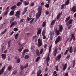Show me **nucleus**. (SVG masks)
<instances>
[{
  "label": "nucleus",
  "mask_w": 76,
  "mask_h": 76,
  "mask_svg": "<svg viewBox=\"0 0 76 76\" xmlns=\"http://www.w3.org/2000/svg\"><path fill=\"white\" fill-rule=\"evenodd\" d=\"M70 57V55L69 54L66 57V59H68V58H69Z\"/></svg>",
  "instance_id": "nucleus-56"
},
{
  "label": "nucleus",
  "mask_w": 76,
  "mask_h": 76,
  "mask_svg": "<svg viewBox=\"0 0 76 76\" xmlns=\"http://www.w3.org/2000/svg\"><path fill=\"white\" fill-rule=\"evenodd\" d=\"M57 72L56 71H54L53 73V76H55V75H57V76H58V74H57Z\"/></svg>",
  "instance_id": "nucleus-31"
},
{
  "label": "nucleus",
  "mask_w": 76,
  "mask_h": 76,
  "mask_svg": "<svg viewBox=\"0 0 76 76\" xmlns=\"http://www.w3.org/2000/svg\"><path fill=\"white\" fill-rule=\"evenodd\" d=\"M17 24V22L16 21H14V22H13L12 23H11V24L10 26V28H12V26H13L14 25L15 26Z\"/></svg>",
  "instance_id": "nucleus-12"
},
{
  "label": "nucleus",
  "mask_w": 76,
  "mask_h": 76,
  "mask_svg": "<svg viewBox=\"0 0 76 76\" xmlns=\"http://www.w3.org/2000/svg\"><path fill=\"white\" fill-rule=\"evenodd\" d=\"M7 69L9 71H11V70H12V69H13V67H12V66H8V67Z\"/></svg>",
  "instance_id": "nucleus-20"
},
{
  "label": "nucleus",
  "mask_w": 76,
  "mask_h": 76,
  "mask_svg": "<svg viewBox=\"0 0 76 76\" xmlns=\"http://www.w3.org/2000/svg\"><path fill=\"white\" fill-rule=\"evenodd\" d=\"M67 50H66L65 51V52L64 54V55H66L68 53V51L69 50V47H68L67 48Z\"/></svg>",
  "instance_id": "nucleus-25"
},
{
  "label": "nucleus",
  "mask_w": 76,
  "mask_h": 76,
  "mask_svg": "<svg viewBox=\"0 0 76 76\" xmlns=\"http://www.w3.org/2000/svg\"><path fill=\"white\" fill-rule=\"evenodd\" d=\"M61 57V54H59L57 56V57L56 58V59L57 61H59Z\"/></svg>",
  "instance_id": "nucleus-7"
},
{
  "label": "nucleus",
  "mask_w": 76,
  "mask_h": 76,
  "mask_svg": "<svg viewBox=\"0 0 76 76\" xmlns=\"http://www.w3.org/2000/svg\"><path fill=\"white\" fill-rule=\"evenodd\" d=\"M28 52H29V50L28 49H25L23 52L25 53Z\"/></svg>",
  "instance_id": "nucleus-39"
},
{
  "label": "nucleus",
  "mask_w": 76,
  "mask_h": 76,
  "mask_svg": "<svg viewBox=\"0 0 76 76\" xmlns=\"http://www.w3.org/2000/svg\"><path fill=\"white\" fill-rule=\"evenodd\" d=\"M41 31H42V30L41 29H39L38 31L37 32V35H39L41 33Z\"/></svg>",
  "instance_id": "nucleus-27"
},
{
  "label": "nucleus",
  "mask_w": 76,
  "mask_h": 76,
  "mask_svg": "<svg viewBox=\"0 0 76 76\" xmlns=\"http://www.w3.org/2000/svg\"><path fill=\"white\" fill-rule=\"evenodd\" d=\"M70 18H71V17L70 16H69L67 18H66L65 20V22H66V23L67 22L66 24V25L67 26H68L69 25L72 24V23L73 20L72 19L70 20Z\"/></svg>",
  "instance_id": "nucleus-2"
},
{
  "label": "nucleus",
  "mask_w": 76,
  "mask_h": 76,
  "mask_svg": "<svg viewBox=\"0 0 76 76\" xmlns=\"http://www.w3.org/2000/svg\"><path fill=\"white\" fill-rule=\"evenodd\" d=\"M28 64H26L24 66V68H26L28 66Z\"/></svg>",
  "instance_id": "nucleus-49"
},
{
  "label": "nucleus",
  "mask_w": 76,
  "mask_h": 76,
  "mask_svg": "<svg viewBox=\"0 0 76 76\" xmlns=\"http://www.w3.org/2000/svg\"><path fill=\"white\" fill-rule=\"evenodd\" d=\"M69 0H66V1L65 2L64 5L65 6H66V5H68L69 4Z\"/></svg>",
  "instance_id": "nucleus-19"
},
{
  "label": "nucleus",
  "mask_w": 76,
  "mask_h": 76,
  "mask_svg": "<svg viewBox=\"0 0 76 76\" xmlns=\"http://www.w3.org/2000/svg\"><path fill=\"white\" fill-rule=\"evenodd\" d=\"M63 30V27L62 25L60 26L59 27V30L60 32H62Z\"/></svg>",
  "instance_id": "nucleus-15"
},
{
  "label": "nucleus",
  "mask_w": 76,
  "mask_h": 76,
  "mask_svg": "<svg viewBox=\"0 0 76 76\" xmlns=\"http://www.w3.org/2000/svg\"><path fill=\"white\" fill-rule=\"evenodd\" d=\"M16 8V5H14L12 6L11 8V9L12 10H14Z\"/></svg>",
  "instance_id": "nucleus-32"
},
{
  "label": "nucleus",
  "mask_w": 76,
  "mask_h": 76,
  "mask_svg": "<svg viewBox=\"0 0 76 76\" xmlns=\"http://www.w3.org/2000/svg\"><path fill=\"white\" fill-rule=\"evenodd\" d=\"M52 45H51L49 47V54L50 53V52H51L52 51Z\"/></svg>",
  "instance_id": "nucleus-22"
},
{
  "label": "nucleus",
  "mask_w": 76,
  "mask_h": 76,
  "mask_svg": "<svg viewBox=\"0 0 76 76\" xmlns=\"http://www.w3.org/2000/svg\"><path fill=\"white\" fill-rule=\"evenodd\" d=\"M37 46L38 47L41 46L42 45V40L40 39H38L37 40Z\"/></svg>",
  "instance_id": "nucleus-3"
},
{
  "label": "nucleus",
  "mask_w": 76,
  "mask_h": 76,
  "mask_svg": "<svg viewBox=\"0 0 76 76\" xmlns=\"http://www.w3.org/2000/svg\"><path fill=\"white\" fill-rule=\"evenodd\" d=\"M71 37L70 38V41H72L73 39V40L75 41V37L74 34H71Z\"/></svg>",
  "instance_id": "nucleus-10"
},
{
  "label": "nucleus",
  "mask_w": 76,
  "mask_h": 76,
  "mask_svg": "<svg viewBox=\"0 0 76 76\" xmlns=\"http://www.w3.org/2000/svg\"><path fill=\"white\" fill-rule=\"evenodd\" d=\"M14 15V11H12L10 12V16H12V15Z\"/></svg>",
  "instance_id": "nucleus-28"
},
{
  "label": "nucleus",
  "mask_w": 76,
  "mask_h": 76,
  "mask_svg": "<svg viewBox=\"0 0 76 76\" xmlns=\"http://www.w3.org/2000/svg\"><path fill=\"white\" fill-rule=\"evenodd\" d=\"M50 40H53V37L52 36H50Z\"/></svg>",
  "instance_id": "nucleus-50"
},
{
  "label": "nucleus",
  "mask_w": 76,
  "mask_h": 76,
  "mask_svg": "<svg viewBox=\"0 0 76 76\" xmlns=\"http://www.w3.org/2000/svg\"><path fill=\"white\" fill-rule=\"evenodd\" d=\"M24 3V4L25 6L28 5L29 4V2H27L26 3V1H24L23 2Z\"/></svg>",
  "instance_id": "nucleus-34"
},
{
  "label": "nucleus",
  "mask_w": 76,
  "mask_h": 76,
  "mask_svg": "<svg viewBox=\"0 0 76 76\" xmlns=\"http://www.w3.org/2000/svg\"><path fill=\"white\" fill-rule=\"evenodd\" d=\"M43 50V48L41 49L40 52V54H42V53Z\"/></svg>",
  "instance_id": "nucleus-47"
},
{
  "label": "nucleus",
  "mask_w": 76,
  "mask_h": 76,
  "mask_svg": "<svg viewBox=\"0 0 76 76\" xmlns=\"http://www.w3.org/2000/svg\"><path fill=\"white\" fill-rule=\"evenodd\" d=\"M69 52L70 53H72L73 51L72 47V46H71L69 48Z\"/></svg>",
  "instance_id": "nucleus-26"
},
{
  "label": "nucleus",
  "mask_w": 76,
  "mask_h": 76,
  "mask_svg": "<svg viewBox=\"0 0 76 76\" xmlns=\"http://www.w3.org/2000/svg\"><path fill=\"white\" fill-rule=\"evenodd\" d=\"M30 56L28 55H25L24 58L26 59H28V58H29Z\"/></svg>",
  "instance_id": "nucleus-30"
},
{
  "label": "nucleus",
  "mask_w": 76,
  "mask_h": 76,
  "mask_svg": "<svg viewBox=\"0 0 76 76\" xmlns=\"http://www.w3.org/2000/svg\"><path fill=\"white\" fill-rule=\"evenodd\" d=\"M27 7H25L24 8V10L23 12V15L24 14H25V13L26 12L27 10Z\"/></svg>",
  "instance_id": "nucleus-17"
},
{
  "label": "nucleus",
  "mask_w": 76,
  "mask_h": 76,
  "mask_svg": "<svg viewBox=\"0 0 76 76\" xmlns=\"http://www.w3.org/2000/svg\"><path fill=\"white\" fill-rule=\"evenodd\" d=\"M72 27V25H70L68 27V29H69Z\"/></svg>",
  "instance_id": "nucleus-55"
},
{
  "label": "nucleus",
  "mask_w": 76,
  "mask_h": 76,
  "mask_svg": "<svg viewBox=\"0 0 76 76\" xmlns=\"http://www.w3.org/2000/svg\"><path fill=\"white\" fill-rule=\"evenodd\" d=\"M57 51V48H55L54 49V50L53 51V55L54 56H56Z\"/></svg>",
  "instance_id": "nucleus-9"
},
{
  "label": "nucleus",
  "mask_w": 76,
  "mask_h": 76,
  "mask_svg": "<svg viewBox=\"0 0 76 76\" xmlns=\"http://www.w3.org/2000/svg\"><path fill=\"white\" fill-rule=\"evenodd\" d=\"M22 2H18V3H17V6H20L21 4H22Z\"/></svg>",
  "instance_id": "nucleus-33"
},
{
  "label": "nucleus",
  "mask_w": 76,
  "mask_h": 76,
  "mask_svg": "<svg viewBox=\"0 0 76 76\" xmlns=\"http://www.w3.org/2000/svg\"><path fill=\"white\" fill-rule=\"evenodd\" d=\"M61 65H62V66L63 67L62 70H64V71H65V70H66L67 67V64H62Z\"/></svg>",
  "instance_id": "nucleus-4"
},
{
  "label": "nucleus",
  "mask_w": 76,
  "mask_h": 76,
  "mask_svg": "<svg viewBox=\"0 0 76 76\" xmlns=\"http://www.w3.org/2000/svg\"><path fill=\"white\" fill-rule=\"evenodd\" d=\"M61 37L58 36L57 38L56 41L55 42V43L56 44H57L58 43V42H59L61 40Z\"/></svg>",
  "instance_id": "nucleus-6"
},
{
  "label": "nucleus",
  "mask_w": 76,
  "mask_h": 76,
  "mask_svg": "<svg viewBox=\"0 0 76 76\" xmlns=\"http://www.w3.org/2000/svg\"><path fill=\"white\" fill-rule=\"evenodd\" d=\"M62 14V12H61V13L59 12L58 13V15L56 17L57 20H58L60 18V15H61Z\"/></svg>",
  "instance_id": "nucleus-16"
},
{
  "label": "nucleus",
  "mask_w": 76,
  "mask_h": 76,
  "mask_svg": "<svg viewBox=\"0 0 76 76\" xmlns=\"http://www.w3.org/2000/svg\"><path fill=\"white\" fill-rule=\"evenodd\" d=\"M42 73V71L41 70H39L37 72V76H42V75L41 74Z\"/></svg>",
  "instance_id": "nucleus-14"
},
{
  "label": "nucleus",
  "mask_w": 76,
  "mask_h": 76,
  "mask_svg": "<svg viewBox=\"0 0 76 76\" xmlns=\"http://www.w3.org/2000/svg\"><path fill=\"white\" fill-rule=\"evenodd\" d=\"M25 56V53L23 52V53H22V55H21V58H24Z\"/></svg>",
  "instance_id": "nucleus-45"
},
{
  "label": "nucleus",
  "mask_w": 76,
  "mask_h": 76,
  "mask_svg": "<svg viewBox=\"0 0 76 76\" xmlns=\"http://www.w3.org/2000/svg\"><path fill=\"white\" fill-rule=\"evenodd\" d=\"M32 19H33V18H30L29 17H28L27 18L26 20L28 21H29Z\"/></svg>",
  "instance_id": "nucleus-37"
},
{
  "label": "nucleus",
  "mask_w": 76,
  "mask_h": 76,
  "mask_svg": "<svg viewBox=\"0 0 76 76\" xmlns=\"http://www.w3.org/2000/svg\"><path fill=\"white\" fill-rule=\"evenodd\" d=\"M9 7H7V9H6V10H9Z\"/></svg>",
  "instance_id": "nucleus-64"
},
{
  "label": "nucleus",
  "mask_w": 76,
  "mask_h": 76,
  "mask_svg": "<svg viewBox=\"0 0 76 76\" xmlns=\"http://www.w3.org/2000/svg\"><path fill=\"white\" fill-rule=\"evenodd\" d=\"M14 31H18V29L17 28H14Z\"/></svg>",
  "instance_id": "nucleus-53"
},
{
  "label": "nucleus",
  "mask_w": 76,
  "mask_h": 76,
  "mask_svg": "<svg viewBox=\"0 0 76 76\" xmlns=\"http://www.w3.org/2000/svg\"><path fill=\"white\" fill-rule=\"evenodd\" d=\"M34 20V19H32V20H31L30 21V24L32 23V22Z\"/></svg>",
  "instance_id": "nucleus-59"
},
{
  "label": "nucleus",
  "mask_w": 76,
  "mask_h": 76,
  "mask_svg": "<svg viewBox=\"0 0 76 76\" xmlns=\"http://www.w3.org/2000/svg\"><path fill=\"white\" fill-rule=\"evenodd\" d=\"M1 56L3 58L5 59L6 58V54H3L1 55Z\"/></svg>",
  "instance_id": "nucleus-23"
},
{
  "label": "nucleus",
  "mask_w": 76,
  "mask_h": 76,
  "mask_svg": "<svg viewBox=\"0 0 76 76\" xmlns=\"http://www.w3.org/2000/svg\"><path fill=\"white\" fill-rule=\"evenodd\" d=\"M46 25V22L45 21L43 22L42 24V27H45Z\"/></svg>",
  "instance_id": "nucleus-29"
},
{
  "label": "nucleus",
  "mask_w": 76,
  "mask_h": 76,
  "mask_svg": "<svg viewBox=\"0 0 76 76\" xmlns=\"http://www.w3.org/2000/svg\"><path fill=\"white\" fill-rule=\"evenodd\" d=\"M54 31L58 36L60 34V31L58 30V28H56L55 29H54Z\"/></svg>",
  "instance_id": "nucleus-5"
},
{
  "label": "nucleus",
  "mask_w": 76,
  "mask_h": 76,
  "mask_svg": "<svg viewBox=\"0 0 76 76\" xmlns=\"http://www.w3.org/2000/svg\"><path fill=\"white\" fill-rule=\"evenodd\" d=\"M64 6H65V4H63L61 5V9H63L64 7Z\"/></svg>",
  "instance_id": "nucleus-38"
},
{
  "label": "nucleus",
  "mask_w": 76,
  "mask_h": 76,
  "mask_svg": "<svg viewBox=\"0 0 76 76\" xmlns=\"http://www.w3.org/2000/svg\"><path fill=\"white\" fill-rule=\"evenodd\" d=\"M20 58H18L17 59V63H19L20 62Z\"/></svg>",
  "instance_id": "nucleus-44"
},
{
  "label": "nucleus",
  "mask_w": 76,
  "mask_h": 76,
  "mask_svg": "<svg viewBox=\"0 0 76 76\" xmlns=\"http://www.w3.org/2000/svg\"><path fill=\"white\" fill-rule=\"evenodd\" d=\"M8 28H5V30H4V31H3L1 33V34L2 35L4 34H5L6 32V31L7 30Z\"/></svg>",
  "instance_id": "nucleus-24"
},
{
  "label": "nucleus",
  "mask_w": 76,
  "mask_h": 76,
  "mask_svg": "<svg viewBox=\"0 0 76 76\" xmlns=\"http://www.w3.org/2000/svg\"><path fill=\"white\" fill-rule=\"evenodd\" d=\"M20 68H21V70H23V69H24V66H21Z\"/></svg>",
  "instance_id": "nucleus-57"
},
{
  "label": "nucleus",
  "mask_w": 76,
  "mask_h": 76,
  "mask_svg": "<svg viewBox=\"0 0 76 76\" xmlns=\"http://www.w3.org/2000/svg\"><path fill=\"white\" fill-rule=\"evenodd\" d=\"M9 11V10L6 11V12H4V15H7V14L8 13V12Z\"/></svg>",
  "instance_id": "nucleus-36"
},
{
  "label": "nucleus",
  "mask_w": 76,
  "mask_h": 76,
  "mask_svg": "<svg viewBox=\"0 0 76 76\" xmlns=\"http://www.w3.org/2000/svg\"><path fill=\"white\" fill-rule=\"evenodd\" d=\"M50 60V59L49 58H46V61L48 62V61H49Z\"/></svg>",
  "instance_id": "nucleus-58"
},
{
  "label": "nucleus",
  "mask_w": 76,
  "mask_h": 76,
  "mask_svg": "<svg viewBox=\"0 0 76 76\" xmlns=\"http://www.w3.org/2000/svg\"><path fill=\"white\" fill-rule=\"evenodd\" d=\"M19 35V34H15V39H17Z\"/></svg>",
  "instance_id": "nucleus-41"
},
{
  "label": "nucleus",
  "mask_w": 76,
  "mask_h": 76,
  "mask_svg": "<svg viewBox=\"0 0 76 76\" xmlns=\"http://www.w3.org/2000/svg\"><path fill=\"white\" fill-rule=\"evenodd\" d=\"M24 19L23 18H22L20 20V22H23V20H24Z\"/></svg>",
  "instance_id": "nucleus-60"
},
{
  "label": "nucleus",
  "mask_w": 76,
  "mask_h": 76,
  "mask_svg": "<svg viewBox=\"0 0 76 76\" xmlns=\"http://www.w3.org/2000/svg\"><path fill=\"white\" fill-rule=\"evenodd\" d=\"M42 35L43 36V39H44L46 38V37L44 35V34H42Z\"/></svg>",
  "instance_id": "nucleus-51"
},
{
  "label": "nucleus",
  "mask_w": 76,
  "mask_h": 76,
  "mask_svg": "<svg viewBox=\"0 0 76 76\" xmlns=\"http://www.w3.org/2000/svg\"><path fill=\"white\" fill-rule=\"evenodd\" d=\"M71 11L73 12V13L76 12V7L75 6H74L71 10Z\"/></svg>",
  "instance_id": "nucleus-11"
},
{
  "label": "nucleus",
  "mask_w": 76,
  "mask_h": 76,
  "mask_svg": "<svg viewBox=\"0 0 76 76\" xmlns=\"http://www.w3.org/2000/svg\"><path fill=\"white\" fill-rule=\"evenodd\" d=\"M17 73V71L16 70H15L13 72V73H12V75H15Z\"/></svg>",
  "instance_id": "nucleus-42"
},
{
  "label": "nucleus",
  "mask_w": 76,
  "mask_h": 76,
  "mask_svg": "<svg viewBox=\"0 0 76 76\" xmlns=\"http://www.w3.org/2000/svg\"><path fill=\"white\" fill-rule=\"evenodd\" d=\"M37 36H34L33 37L32 39L33 40H34V39H36L37 38Z\"/></svg>",
  "instance_id": "nucleus-54"
},
{
  "label": "nucleus",
  "mask_w": 76,
  "mask_h": 76,
  "mask_svg": "<svg viewBox=\"0 0 76 76\" xmlns=\"http://www.w3.org/2000/svg\"><path fill=\"white\" fill-rule=\"evenodd\" d=\"M34 5V2H31V3L30 6V7L33 6Z\"/></svg>",
  "instance_id": "nucleus-40"
},
{
  "label": "nucleus",
  "mask_w": 76,
  "mask_h": 76,
  "mask_svg": "<svg viewBox=\"0 0 76 76\" xmlns=\"http://www.w3.org/2000/svg\"><path fill=\"white\" fill-rule=\"evenodd\" d=\"M20 11H17V12H16V14L15 15V16L17 17L18 18H20Z\"/></svg>",
  "instance_id": "nucleus-8"
},
{
  "label": "nucleus",
  "mask_w": 76,
  "mask_h": 76,
  "mask_svg": "<svg viewBox=\"0 0 76 76\" xmlns=\"http://www.w3.org/2000/svg\"><path fill=\"white\" fill-rule=\"evenodd\" d=\"M23 48V47L20 49H18V51H19L20 52H21Z\"/></svg>",
  "instance_id": "nucleus-48"
},
{
  "label": "nucleus",
  "mask_w": 76,
  "mask_h": 76,
  "mask_svg": "<svg viewBox=\"0 0 76 76\" xmlns=\"http://www.w3.org/2000/svg\"><path fill=\"white\" fill-rule=\"evenodd\" d=\"M49 13V12L48 11H47L45 13V14L46 15H48Z\"/></svg>",
  "instance_id": "nucleus-63"
},
{
  "label": "nucleus",
  "mask_w": 76,
  "mask_h": 76,
  "mask_svg": "<svg viewBox=\"0 0 76 76\" xmlns=\"http://www.w3.org/2000/svg\"><path fill=\"white\" fill-rule=\"evenodd\" d=\"M68 73L67 72L64 75V76H68Z\"/></svg>",
  "instance_id": "nucleus-61"
},
{
  "label": "nucleus",
  "mask_w": 76,
  "mask_h": 76,
  "mask_svg": "<svg viewBox=\"0 0 76 76\" xmlns=\"http://www.w3.org/2000/svg\"><path fill=\"white\" fill-rule=\"evenodd\" d=\"M40 56H39L35 60L36 62H38V61L40 59Z\"/></svg>",
  "instance_id": "nucleus-35"
},
{
  "label": "nucleus",
  "mask_w": 76,
  "mask_h": 76,
  "mask_svg": "<svg viewBox=\"0 0 76 76\" xmlns=\"http://www.w3.org/2000/svg\"><path fill=\"white\" fill-rule=\"evenodd\" d=\"M42 12V7L39 6L38 8V13L36 15V17L37 19H38L40 17Z\"/></svg>",
  "instance_id": "nucleus-1"
},
{
  "label": "nucleus",
  "mask_w": 76,
  "mask_h": 76,
  "mask_svg": "<svg viewBox=\"0 0 76 76\" xmlns=\"http://www.w3.org/2000/svg\"><path fill=\"white\" fill-rule=\"evenodd\" d=\"M35 53L37 54V56H39L40 55L39 53V50L38 49H37L35 51Z\"/></svg>",
  "instance_id": "nucleus-18"
},
{
  "label": "nucleus",
  "mask_w": 76,
  "mask_h": 76,
  "mask_svg": "<svg viewBox=\"0 0 76 76\" xmlns=\"http://www.w3.org/2000/svg\"><path fill=\"white\" fill-rule=\"evenodd\" d=\"M50 5L49 4H46L45 5L46 8H48L49 7Z\"/></svg>",
  "instance_id": "nucleus-46"
},
{
  "label": "nucleus",
  "mask_w": 76,
  "mask_h": 76,
  "mask_svg": "<svg viewBox=\"0 0 76 76\" xmlns=\"http://www.w3.org/2000/svg\"><path fill=\"white\" fill-rule=\"evenodd\" d=\"M55 68L56 71L57 72H58V66H55Z\"/></svg>",
  "instance_id": "nucleus-43"
},
{
  "label": "nucleus",
  "mask_w": 76,
  "mask_h": 76,
  "mask_svg": "<svg viewBox=\"0 0 76 76\" xmlns=\"http://www.w3.org/2000/svg\"><path fill=\"white\" fill-rule=\"evenodd\" d=\"M56 20H54L52 21L50 25L51 26H53L55 24L56 22Z\"/></svg>",
  "instance_id": "nucleus-21"
},
{
  "label": "nucleus",
  "mask_w": 76,
  "mask_h": 76,
  "mask_svg": "<svg viewBox=\"0 0 76 76\" xmlns=\"http://www.w3.org/2000/svg\"><path fill=\"white\" fill-rule=\"evenodd\" d=\"M46 1H48V4H49L51 2L50 0H45Z\"/></svg>",
  "instance_id": "nucleus-52"
},
{
  "label": "nucleus",
  "mask_w": 76,
  "mask_h": 76,
  "mask_svg": "<svg viewBox=\"0 0 76 76\" xmlns=\"http://www.w3.org/2000/svg\"><path fill=\"white\" fill-rule=\"evenodd\" d=\"M5 66H4L3 67L2 69L0 71V75H2V73H3V72H4V69H5Z\"/></svg>",
  "instance_id": "nucleus-13"
},
{
  "label": "nucleus",
  "mask_w": 76,
  "mask_h": 76,
  "mask_svg": "<svg viewBox=\"0 0 76 76\" xmlns=\"http://www.w3.org/2000/svg\"><path fill=\"white\" fill-rule=\"evenodd\" d=\"M52 36H54L55 35V32L54 31L52 32Z\"/></svg>",
  "instance_id": "nucleus-62"
}]
</instances>
